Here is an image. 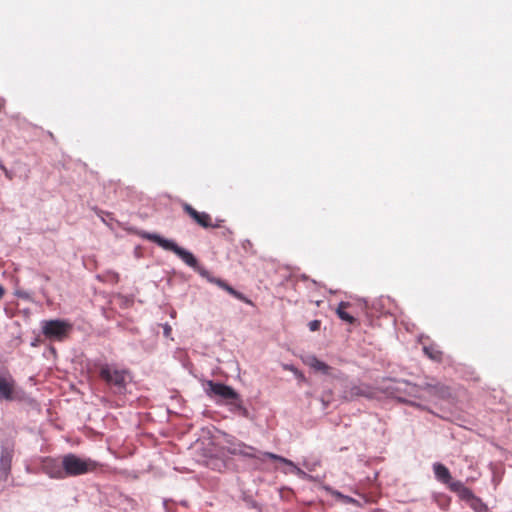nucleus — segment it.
Instances as JSON below:
<instances>
[{
    "label": "nucleus",
    "instance_id": "10",
    "mask_svg": "<svg viewBox=\"0 0 512 512\" xmlns=\"http://www.w3.org/2000/svg\"><path fill=\"white\" fill-rule=\"evenodd\" d=\"M449 489L456 493L462 500L470 502L474 497V493L466 487L461 481H454L449 484Z\"/></svg>",
    "mask_w": 512,
    "mask_h": 512
},
{
    "label": "nucleus",
    "instance_id": "21",
    "mask_svg": "<svg viewBox=\"0 0 512 512\" xmlns=\"http://www.w3.org/2000/svg\"><path fill=\"white\" fill-rule=\"evenodd\" d=\"M308 327L310 329V331H318L321 327V321L320 320H313V321H310L309 324H308Z\"/></svg>",
    "mask_w": 512,
    "mask_h": 512
},
{
    "label": "nucleus",
    "instance_id": "22",
    "mask_svg": "<svg viewBox=\"0 0 512 512\" xmlns=\"http://www.w3.org/2000/svg\"><path fill=\"white\" fill-rule=\"evenodd\" d=\"M0 169L4 172L5 176L9 180H12V178H13L12 173L2 163H0Z\"/></svg>",
    "mask_w": 512,
    "mask_h": 512
},
{
    "label": "nucleus",
    "instance_id": "16",
    "mask_svg": "<svg viewBox=\"0 0 512 512\" xmlns=\"http://www.w3.org/2000/svg\"><path fill=\"white\" fill-rule=\"evenodd\" d=\"M426 389L430 394L438 396L440 398H447L450 396L449 387L445 386L444 384H441V383H435V384L428 383L426 385Z\"/></svg>",
    "mask_w": 512,
    "mask_h": 512
},
{
    "label": "nucleus",
    "instance_id": "11",
    "mask_svg": "<svg viewBox=\"0 0 512 512\" xmlns=\"http://www.w3.org/2000/svg\"><path fill=\"white\" fill-rule=\"evenodd\" d=\"M303 362L305 365L309 366L310 368L314 369L317 372H321L322 374L329 375L332 368L324 363L323 361L319 360L314 355H308L303 359Z\"/></svg>",
    "mask_w": 512,
    "mask_h": 512
},
{
    "label": "nucleus",
    "instance_id": "2",
    "mask_svg": "<svg viewBox=\"0 0 512 512\" xmlns=\"http://www.w3.org/2000/svg\"><path fill=\"white\" fill-rule=\"evenodd\" d=\"M204 386L207 396L210 398L218 397L227 405H230L231 410H239L246 415L247 410L243 406V401L240 395L232 387L212 380H207Z\"/></svg>",
    "mask_w": 512,
    "mask_h": 512
},
{
    "label": "nucleus",
    "instance_id": "17",
    "mask_svg": "<svg viewBox=\"0 0 512 512\" xmlns=\"http://www.w3.org/2000/svg\"><path fill=\"white\" fill-rule=\"evenodd\" d=\"M423 352L429 359L435 362H441L443 360V352L436 344L424 345Z\"/></svg>",
    "mask_w": 512,
    "mask_h": 512
},
{
    "label": "nucleus",
    "instance_id": "18",
    "mask_svg": "<svg viewBox=\"0 0 512 512\" xmlns=\"http://www.w3.org/2000/svg\"><path fill=\"white\" fill-rule=\"evenodd\" d=\"M240 449H239V454L245 456V457H249V458H259L261 459L259 456H257V450L254 448V447H251V446H248L246 444H241L239 445Z\"/></svg>",
    "mask_w": 512,
    "mask_h": 512
},
{
    "label": "nucleus",
    "instance_id": "8",
    "mask_svg": "<svg viewBox=\"0 0 512 512\" xmlns=\"http://www.w3.org/2000/svg\"><path fill=\"white\" fill-rule=\"evenodd\" d=\"M43 469L45 473L52 478L62 479L66 477L63 468V460L59 462L56 459H47L43 463Z\"/></svg>",
    "mask_w": 512,
    "mask_h": 512
},
{
    "label": "nucleus",
    "instance_id": "1",
    "mask_svg": "<svg viewBox=\"0 0 512 512\" xmlns=\"http://www.w3.org/2000/svg\"><path fill=\"white\" fill-rule=\"evenodd\" d=\"M98 375L102 381L109 386L114 393L124 394L129 382V372L125 369H118L114 365L107 363L98 364Z\"/></svg>",
    "mask_w": 512,
    "mask_h": 512
},
{
    "label": "nucleus",
    "instance_id": "4",
    "mask_svg": "<svg viewBox=\"0 0 512 512\" xmlns=\"http://www.w3.org/2000/svg\"><path fill=\"white\" fill-rule=\"evenodd\" d=\"M63 468L66 476H78L96 470L97 463L70 453L63 456Z\"/></svg>",
    "mask_w": 512,
    "mask_h": 512
},
{
    "label": "nucleus",
    "instance_id": "19",
    "mask_svg": "<svg viewBox=\"0 0 512 512\" xmlns=\"http://www.w3.org/2000/svg\"><path fill=\"white\" fill-rule=\"evenodd\" d=\"M469 505L475 512H487L488 510L487 505L477 496L469 502Z\"/></svg>",
    "mask_w": 512,
    "mask_h": 512
},
{
    "label": "nucleus",
    "instance_id": "25",
    "mask_svg": "<svg viewBox=\"0 0 512 512\" xmlns=\"http://www.w3.org/2000/svg\"><path fill=\"white\" fill-rule=\"evenodd\" d=\"M42 278H43L46 282L50 281V277H49L48 275H42Z\"/></svg>",
    "mask_w": 512,
    "mask_h": 512
},
{
    "label": "nucleus",
    "instance_id": "7",
    "mask_svg": "<svg viewBox=\"0 0 512 512\" xmlns=\"http://www.w3.org/2000/svg\"><path fill=\"white\" fill-rule=\"evenodd\" d=\"M16 398V382L8 371L0 372V400L13 401Z\"/></svg>",
    "mask_w": 512,
    "mask_h": 512
},
{
    "label": "nucleus",
    "instance_id": "12",
    "mask_svg": "<svg viewBox=\"0 0 512 512\" xmlns=\"http://www.w3.org/2000/svg\"><path fill=\"white\" fill-rule=\"evenodd\" d=\"M351 306L352 305L350 302L341 301L338 304L335 312L342 321L354 325L357 323V319L347 311L351 308Z\"/></svg>",
    "mask_w": 512,
    "mask_h": 512
},
{
    "label": "nucleus",
    "instance_id": "23",
    "mask_svg": "<svg viewBox=\"0 0 512 512\" xmlns=\"http://www.w3.org/2000/svg\"><path fill=\"white\" fill-rule=\"evenodd\" d=\"M5 295V288L3 285L0 284V300L4 297Z\"/></svg>",
    "mask_w": 512,
    "mask_h": 512
},
{
    "label": "nucleus",
    "instance_id": "20",
    "mask_svg": "<svg viewBox=\"0 0 512 512\" xmlns=\"http://www.w3.org/2000/svg\"><path fill=\"white\" fill-rule=\"evenodd\" d=\"M261 455L263 457H267V458H269L271 460L279 461V462H282V463H284L286 465H289V466H294V463L291 460L286 459V458H284L282 456H279L277 454H274V453H271V452H265V453H262Z\"/></svg>",
    "mask_w": 512,
    "mask_h": 512
},
{
    "label": "nucleus",
    "instance_id": "24",
    "mask_svg": "<svg viewBox=\"0 0 512 512\" xmlns=\"http://www.w3.org/2000/svg\"><path fill=\"white\" fill-rule=\"evenodd\" d=\"M344 499H345L346 502H349V503H354L355 502L354 499H352V498H350L348 496L344 497Z\"/></svg>",
    "mask_w": 512,
    "mask_h": 512
},
{
    "label": "nucleus",
    "instance_id": "5",
    "mask_svg": "<svg viewBox=\"0 0 512 512\" xmlns=\"http://www.w3.org/2000/svg\"><path fill=\"white\" fill-rule=\"evenodd\" d=\"M71 324L64 320H48L42 323V333L46 338L54 340L64 339L71 330Z\"/></svg>",
    "mask_w": 512,
    "mask_h": 512
},
{
    "label": "nucleus",
    "instance_id": "14",
    "mask_svg": "<svg viewBox=\"0 0 512 512\" xmlns=\"http://www.w3.org/2000/svg\"><path fill=\"white\" fill-rule=\"evenodd\" d=\"M371 395L372 393L367 385H353L346 391L345 397L352 400L355 397H370Z\"/></svg>",
    "mask_w": 512,
    "mask_h": 512
},
{
    "label": "nucleus",
    "instance_id": "15",
    "mask_svg": "<svg viewBox=\"0 0 512 512\" xmlns=\"http://www.w3.org/2000/svg\"><path fill=\"white\" fill-rule=\"evenodd\" d=\"M210 282L214 283L218 287H220L223 290L227 291L231 296H233V297H235V298H237V299H239L241 301H245V302L247 301L246 297L242 293L236 291L233 287H231L224 280H222L220 278H211Z\"/></svg>",
    "mask_w": 512,
    "mask_h": 512
},
{
    "label": "nucleus",
    "instance_id": "9",
    "mask_svg": "<svg viewBox=\"0 0 512 512\" xmlns=\"http://www.w3.org/2000/svg\"><path fill=\"white\" fill-rule=\"evenodd\" d=\"M14 450L12 445L4 444L1 448L0 455V469L7 474L11 469V463L13 459Z\"/></svg>",
    "mask_w": 512,
    "mask_h": 512
},
{
    "label": "nucleus",
    "instance_id": "6",
    "mask_svg": "<svg viewBox=\"0 0 512 512\" xmlns=\"http://www.w3.org/2000/svg\"><path fill=\"white\" fill-rule=\"evenodd\" d=\"M182 209L195 223H197L202 228H220L224 223L223 219H216L213 222L210 214L206 212H199L188 203H183Z\"/></svg>",
    "mask_w": 512,
    "mask_h": 512
},
{
    "label": "nucleus",
    "instance_id": "3",
    "mask_svg": "<svg viewBox=\"0 0 512 512\" xmlns=\"http://www.w3.org/2000/svg\"><path fill=\"white\" fill-rule=\"evenodd\" d=\"M143 238L157 244L164 250L173 252L189 267L194 268L197 266V259L195 256L186 249L178 246L174 241L165 239L162 236L154 233H145L143 234Z\"/></svg>",
    "mask_w": 512,
    "mask_h": 512
},
{
    "label": "nucleus",
    "instance_id": "13",
    "mask_svg": "<svg viewBox=\"0 0 512 512\" xmlns=\"http://www.w3.org/2000/svg\"><path fill=\"white\" fill-rule=\"evenodd\" d=\"M433 471H434L435 477L437 478L438 481H440L448 486L451 482H453L450 471L445 465H443L441 463H435L433 465Z\"/></svg>",
    "mask_w": 512,
    "mask_h": 512
}]
</instances>
